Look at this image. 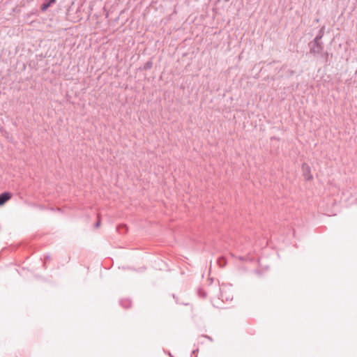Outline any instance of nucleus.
I'll use <instances>...</instances> for the list:
<instances>
[{"label":"nucleus","instance_id":"1","mask_svg":"<svg viewBox=\"0 0 357 357\" xmlns=\"http://www.w3.org/2000/svg\"><path fill=\"white\" fill-rule=\"evenodd\" d=\"M310 52L314 54H320L323 51V45L320 42L312 41L310 44Z\"/></svg>","mask_w":357,"mask_h":357},{"label":"nucleus","instance_id":"2","mask_svg":"<svg viewBox=\"0 0 357 357\" xmlns=\"http://www.w3.org/2000/svg\"><path fill=\"white\" fill-rule=\"evenodd\" d=\"M11 198L10 192H3L0 195V206L4 204L8 200Z\"/></svg>","mask_w":357,"mask_h":357},{"label":"nucleus","instance_id":"3","mask_svg":"<svg viewBox=\"0 0 357 357\" xmlns=\"http://www.w3.org/2000/svg\"><path fill=\"white\" fill-rule=\"evenodd\" d=\"M56 0H45L44 3L41 5V10L45 11L48 8L55 2Z\"/></svg>","mask_w":357,"mask_h":357},{"label":"nucleus","instance_id":"4","mask_svg":"<svg viewBox=\"0 0 357 357\" xmlns=\"http://www.w3.org/2000/svg\"><path fill=\"white\" fill-rule=\"evenodd\" d=\"M324 27H322L319 30L318 35L315 37V38L313 40H314L315 43L319 42V40L321 39V38L324 36Z\"/></svg>","mask_w":357,"mask_h":357},{"label":"nucleus","instance_id":"5","mask_svg":"<svg viewBox=\"0 0 357 357\" xmlns=\"http://www.w3.org/2000/svg\"><path fill=\"white\" fill-rule=\"evenodd\" d=\"M120 303L123 307L126 308L131 306V301L128 299L122 300L121 301Z\"/></svg>","mask_w":357,"mask_h":357},{"label":"nucleus","instance_id":"6","mask_svg":"<svg viewBox=\"0 0 357 357\" xmlns=\"http://www.w3.org/2000/svg\"><path fill=\"white\" fill-rule=\"evenodd\" d=\"M223 290H224V289H221V291H221V298H222V299L225 298L227 301L231 300L232 299V296H229V295L225 296L224 293H223Z\"/></svg>","mask_w":357,"mask_h":357},{"label":"nucleus","instance_id":"7","mask_svg":"<svg viewBox=\"0 0 357 357\" xmlns=\"http://www.w3.org/2000/svg\"><path fill=\"white\" fill-rule=\"evenodd\" d=\"M223 290H224V289H221V291H221V298H222V299L225 298L227 301L231 300L232 299V296H229V295L225 296L224 293H223Z\"/></svg>","mask_w":357,"mask_h":357},{"label":"nucleus","instance_id":"8","mask_svg":"<svg viewBox=\"0 0 357 357\" xmlns=\"http://www.w3.org/2000/svg\"><path fill=\"white\" fill-rule=\"evenodd\" d=\"M151 66H152V63H151V62H148V63H146V67H147L148 68H150L151 67Z\"/></svg>","mask_w":357,"mask_h":357},{"label":"nucleus","instance_id":"9","mask_svg":"<svg viewBox=\"0 0 357 357\" xmlns=\"http://www.w3.org/2000/svg\"><path fill=\"white\" fill-rule=\"evenodd\" d=\"M305 178L306 179H311L312 178V175L311 174H307V176H305Z\"/></svg>","mask_w":357,"mask_h":357},{"label":"nucleus","instance_id":"10","mask_svg":"<svg viewBox=\"0 0 357 357\" xmlns=\"http://www.w3.org/2000/svg\"><path fill=\"white\" fill-rule=\"evenodd\" d=\"M100 221L98 220V222L96 224V227L98 228L100 227Z\"/></svg>","mask_w":357,"mask_h":357}]
</instances>
